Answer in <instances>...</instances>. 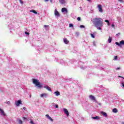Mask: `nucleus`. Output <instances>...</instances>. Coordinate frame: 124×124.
<instances>
[{"label":"nucleus","mask_w":124,"mask_h":124,"mask_svg":"<svg viewBox=\"0 0 124 124\" xmlns=\"http://www.w3.org/2000/svg\"><path fill=\"white\" fill-rule=\"evenodd\" d=\"M117 60H118V56H116L114 59H113V60L114 61H117Z\"/></svg>","instance_id":"22"},{"label":"nucleus","mask_w":124,"mask_h":124,"mask_svg":"<svg viewBox=\"0 0 124 124\" xmlns=\"http://www.w3.org/2000/svg\"><path fill=\"white\" fill-rule=\"evenodd\" d=\"M107 25L108 26H109V25H110V23L109 22L108 23Z\"/></svg>","instance_id":"41"},{"label":"nucleus","mask_w":124,"mask_h":124,"mask_svg":"<svg viewBox=\"0 0 124 124\" xmlns=\"http://www.w3.org/2000/svg\"><path fill=\"white\" fill-rule=\"evenodd\" d=\"M80 28H85V26L84 25H80Z\"/></svg>","instance_id":"31"},{"label":"nucleus","mask_w":124,"mask_h":124,"mask_svg":"<svg viewBox=\"0 0 124 124\" xmlns=\"http://www.w3.org/2000/svg\"><path fill=\"white\" fill-rule=\"evenodd\" d=\"M63 40L65 44H68L69 42V41L68 40H67L66 38H64Z\"/></svg>","instance_id":"10"},{"label":"nucleus","mask_w":124,"mask_h":124,"mask_svg":"<svg viewBox=\"0 0 124 124\" xmlns=\"http://www.w3.org/2000/svg\"><path fill=\"white\" fill-rule=\"evenodd\" d=\"M23 120H26L27 118H26V117H23Z\"/></svg>","instance_id":"40"},{"label":"nucleus","mask_w":124,"mask_h":124,"mask_svg":"<svg viewBox=\"0 0 124 124\" xmlns=\"http://www.w3.org/2000/svg\"><path fill=\"white\" fill-rule=\"evenodd\" d=\"M49 27V25H45L44 27L45 28H48Z\"/></svg>","instance_id":"33"},{"label":"nucleus","mask_w":124,"mask_h":124,"mask_svg":"<svg viewBox=\"0 0 124 124\" xmlns=\"http://www.w3.org/2000/svg\"><path fill=\"white\" fill-rule=\"evenodd\" d=\"M90 35L91 36V37H92V38H94L95 36L94 35H93V33H91Z\"/></svg>","instance_id":"23"},{"label":"nucleus","mask_w":124,"mask_h":124,"mask_svg":"<svg viewBox=\"0 0 124 124\" xmlns=\"http://www.w3.org/2000/svg\"><path fill=\"white\" fill-rule=\"evenodd\" d=\"M101 18H95L93 19V24L97 30L101 31V28L103 27V22Z\"/></svg>","instance_id":"1"},{"label":"nucleus","mask_w":124,"mask_h":124,"mask_svg":"<svg viewBox=\"0 0 124 124\" xmlns=\"http://www.w3.org/2000/svg\"><path fill=\"white\" fill-rule=\"evenodd\" d=\"M112 112H113V113H118V109L116 108H113L112 109Z\"/></svg>","instance_id":"18"},{"label":"nucleus","mask_w":124,"mask_h":124,"mask_svg":"<svg viewBox=\"0 0 124 124\" xmlns=\"http://www.w3.org/2000/svg\"><path fill=\"white\" fill-rule=\"evenodd\" d=\"M45 1H49V0H44Z\"/></svg>","instance_id":"42"},{"label":"nucleus","mask_w":124,"mask_h":124,"mask_svg":"<svg viewBox=\"0 0 124 124\" xmlns=\"http://www.w3.org/2000/svg\"><path fill=\"white\" fill-rule=\"evenodd\" d=\"M92 119H93V120H99L100 117H99V116L92 117Z\"/></svg>","instance_id":"13"},{"label":"nucleus","mask_w":124,"mask_h":124,"mask_svg":"<svg viewBox=\"0 0 124 124\" xmlns=\"http://www.w3.org/2000/svg\"><path fill=\"white\" fill-rule=\"evenodd\" d=\"M0 111L1 112V113L3 114V116H5V113H4V111H3V109L0 108Z\"/></svg>","instance_id":"15"},{"label":"nucleus","mask_w":124,"mask_h":124,"mask_svg":"<svg viewBox=\"0 0 124 124\" xmlns=\"http://www.w3.org/2000/svg\"><path fill=\"white\" fill-rule=\"evenodd\" d=\"M64 112L66 115H67V116L68 117L69 116V113L68 112V110H67V109L66 108H63V109Z\"/></svg>","instance_id":"7"},{"label":"nucleus","mask_w":124,"mask_h":124,"mask_svg":"<svg viewBox=\"0 0 124 124\" xmlns=\"http://www.w3.org/2000/svg\"><path fill=\"white\" fill-rule=\"evenodd\" d=\"M102 115L104 116L105 117H107V113L104 111H102L101 112Z\"/></svg>","instance_id":"14"},{"label":"nucleus","mask_w":124,"mask_h":124,"mask_svg":"<svg viewBox=\"0 0 124 124\" xmlns=\"http://www.w3.org/2000/svg\"><path fill=\"white\" fill-rule=\"evenodd\" d=\"M55 108H59V106L58 105H56L55 106Z\"/></svg>","instance_id":"35"},{"label":"nucleus","mask_w":124,"mask_h":124,"mask_svg":"<svg viewBox=\"0 0 124 124\" xmlns=\"http://www.w3.org/2000/svg\"><path fill=\"white\" fill-rule=\"evenodd\" d=\"M32 80L33 82V84H34L36 87H38V88H39L40 89L42 88V85L40 84V82H39V80L34 78H32Z\"/></svg>","instance_id":"2"},{"label":"nucleus","mask_w":124,"mask_h":124,"mask_svg":"<svg viewBox=\"0 0 124 124\" xmlns=\"http://www.w3.org/2000/svg\"><path fill=\"white\" fill-rule=\"evenodd\" d=\"M105 22H106V23H109V20L107 19L105 20Z\"/></svg>","instance_id":"29"},{"label":"nucleus","mask_w":124,"mask_h":124,"mask_svg":"<svg viewBox=\"0 0 124 124\" xmlns=\"http://www.w3.org/2000/svg\"><path fill=\"white\" fill-rule=\"evenodd\" d=\"M116 45H117L118 46H119L120 47H121L122 46V45H124V40H122L120 42V43H119V42H116L115 43Z\"/></svg>","instance_id":"3"},{"label":"nucleus","mask_w":124,"mask_h":124,"mask_svg":"<svg viewBox=\"0 0 124 124\" xmlns=\"http://www.w3.org/2000/svg\"><path fill=\"white\" fill-rule=\"evenodd\" d=\"M123 124H124V123H123Z\"/></svg>","instance_id":"45"},{"label":"nucleus","mask_w":124,"mask_h":124,"mask_svg":"<svg viewBox=\"0 0 124 124\" xmlns=\"http://www.w3.org/2000/svg\"><path fill=\"white\" fill-rule=\"evenodd\" d=\"M7 104H10V101L7 102Z\"/></svg>","instance_id":"38"},{"label":"nucleus","mask_w":124,"mask_h":124,"mask_svg":"<svg viewBox=\"0 0 124 124\" xmlns=\"http://www.w3.org/2000/svg\"><path fill=\"white\" fill-rule=\"evenodd\" d=\"M55 16H57V17H60V13L58 11L55 10Z\"/></svg>","instance_id":"9"},{"label":"nucleus","mask_w":124,"mask_h":124,"mask_svg":"<svg viewBox=\"0 0 124 124\" xmlns=\"http://www.w3.org/2000/svg\"><path fill=\"white\" fill-rule=\"evenodd\" d=\"M59 2L61 4H64V3H65V0H59Z\"/></svg>","instance_id":"12"},{"label":"nucleus","mask_w":124,"mask_h":124,"mask_svg":"<svg viewBox=\"0 0 124 124\" xmlns=\"http://www.w3.org/2000/svg\"><path fill=\"white\" fill-rule=\"evenodd\" d=\"M23 110H26V109H27L25 107H24L23 108Z\"/></svg>","instance_id":"39"},{"label":"nucleus","mask_w":124,"mask_h":124,"mask_svg":"<svg viewBox=\"0 0 124 124\" xmlns=\"http://www.w3.org/2000/svg\"><path fill=\"white\" fill-rule=\"evenodd\" d=\"M54 93L55 94V95H56V96H59V95H60V94H61V93H60V92L57 91L54 92Z\"/></svg>","instance_id":"16"},{"label":"nucleus","mask_w":124,"mask_h":124,"mask_svg":"<svg viewBox=\"0 0 124 124\" xmlns=\"http://www.w3.org/2000/svg\"><path fill=\"white\" fill-rule=\"evenodd\" d=\"M20 104H22V101L21 100H18L17 102H16V105L17 107L20 106Z\"/></svg>","instance_id":"6"},{"label":"nucleus","mask_w":124,"mask_h":124,"mask_svg":"<svg viewBox=\"0 0 124 124\" xmlns=\"http://www.w3.org/2000/svg\"><path fill=\"white\" fill-rule=\"evenodd\" d=\"M116 69V70H120V69H121V67H118Z\"/></svg>","instance_id":"27"},{"label":"nucleus","mask_w":124,"mask_h":124,"mask_svg":"<svg viewBox=\"0 0 124 124\" xmlns=\"http://www.w3.org/2000/svg\"><path fill=\"white\" fill-rule=\"evenodd\" d=\"M25 34H27V35H30V33L25 32Z\"/></svg>","instance_id":"32"},{"label":"nucleus","mask_w":124,"mask_h":124,"mask_svg":"<svg viewBox=\"0 0 124 124\" xmlns=\"http://www.w3.org/2000/svg\"><path fill=\"white\" fill-rule=\"evenodd\" d=\"M111 27L112 28H114L115 27V25L113 24H111Z\"/></svg>","instance_id":"30"},{"label":"nucleus","mask_w":124,"mask_h":124,"mask_svg":"<svg viewBox=\"0 0 124 124\" xmlns=\"http://www.w3.org/2000/svg\"><path fill=\"white\" fill-rule=\"evenodd\" d=\"M62 12H67V9H66V8H62Z\"/></svg>","instance_id":"19"},{"label":"nucleus","mask_w":124,"mask_h":124,"mask_svg":"<svg viewBox=\"0 0 124 124\" xmlns=\"http://www.w3.org/2000/svg\"><path fill=\"white\" fill-rule=\"evenodd\" d=\"M89 97L91 99V100H93L94 101H95L96 99L93 95H91L89 96Z\"/></svg>","instance_id":"8"},{"label":"nucleus","mask_w":124,"mask_h":124,"mask_svg":"<svg viewBox=\"0 0 124 124\" xmlns=\"http://www.w3.org/2000/svg\"><path fill=\"white\" fill-rule=\"evenodd\" d=\"M19 1L20 2V3H21L22 4H23V3H24V2L22 1V0H19Z\"/></svg>","instance_id":"28"},{"label":"nucleus","mask_w":124,"mask_h":124,"mask_svg":"<svg viewBox=\"0 0 124 124\" xmlns=\"http://www.w3.org/2000/svg\"><path fill=\"white\" fill-rule=\"evenodd\" d=\"M98 8L99 12H100L101 13H102V12H103V10L102 9V5L100 4L98 5Z\"/></svg>","instance_id":"4"},{"label":"nucleus","mask_w":124,"mask_h":124,"mask_svg":"<svg viewBox=\"0 0 124 124\" xmlns=\"http://www.w3.org/2000/svg\"><path fill=\"white\" fill-rule=\"evenodd\" d=\"M44 88H45V89H46V90H47L49 91V92H51V91H52V90H51V88H50L49 86H45Z\"/></svg>","instance_id":"11"},{"label":"nucleus","mask_w":124,"mask_h":124,"mask_svg":"<svg viewBox=\"0 0 124 124\" xmlns=\"http://www.w3.org/2000/svg\"><path fill=\"white\" fill-rule=\"evenodd\" d=\"M108 43H111L112 42V38L111 37H109L108 39Z\"/></svg>","instance_id":"21"},{"label":"nucleus","mask_w":124,"mask_h":124,"mask_svg":"<svg viewBox=\"0 0 124 124\" xmlns=\"http://www.w3.org/2000/svg\"><path fill=\"white\" fill-rule=\"evenodd\" d=\"M119 34H120V33H118V34H116V35H119Z\"/></svg>","instance_id":"43"},{"label":"nucleus","mask_w":124,"mask_h":124,"mask_svg":"<svg viewBox=\"0 0 124 124\" xmlns=\"http://www.w3.org/2000/svg\"><path fill=\"white\" fill-rule=\"evenodd\" d=\"M78 21H81V17H78L77 18Z\"/></svg>","instance_id":"26"},{"label":"nucleus","mask_w":124,"mask_h":124,"mask_svg":"<svg viewBox=\"0 0 124 124\" xmlns=\"http://www.w3.org/2000/svg\"><path fill=\"white\" fill-rule=\"evenodd\" d=\"M122 87H124V82L122 83Z\"/></svg>","instance_id":"37"},{"label":"nucleus","mask_w":124,"mask_h":124,"mask_svg":"<svg viewBox=\"0 0 124 124\" xmlns=\"http://www.w3.org/2000/svg\"><path fill=\"white\" fill-rule=\"evenodd\" d=\"M88 1H91L92 0H87Z\"/></svg>","instance_id":"44"},{"label":"nucleus","mask_w":124,"mask_h":124,"mask_svg":"<svg viewBox=\"0 0 124 124\" xmlns=\"http://www.w3.org/2000/svg\"><path fill=\"white\" fill-rule=\"evenodd\" d=\"M120 2H124V0H118Z\"/></svg>","instance_id":"34"},{"label":"nucleus","mask_w":124,"mask_h":124,"mask_svg":"<svg viewBox=\"0 0 124 124\" xmlns=\"http://www.w3.org/2000/svg\"><path fill=\"white\" fill-rule=\"evenodd\" d=\"M18 123L19 124H23V121H22V120H19L18 121Z\"/></svg>","instance_id":"24"},{"label":"nucleus","mask_w":124,"mask_h":124,"mask_svg":"<svg viewBox=\"0 0 124 124\" xmlns=\"http://www.w3.org/2000/svg\"><path fill=\"white\" fill-rule=\"evenodd\" d=\"M30 12H32V13H34V14H37V12L34 10H31Z\"/></svg>","instance_id":"20"},{"label":"nucleus","mask_w":124,"mask_h":124,"mask_svg":"<svg viewBox=\"0 0 124 124\" xmlns=\"http://www.w3.org/2000/svg\"><path fill=\"white\" fill-rule=\"evenodd\" d=\"M46 118L49 120V121H51V122H54V119H52L49 114L46 115Z\"/></svg>","instance_id":"5"},{"label":"nucleus","mask_w":124,"mask_h":124,"mask_svg":"<svg viewBox=\"0 0 124 124\" xmlns=\"http://www.w3.org/2000/svg\"><path fill=\"white\" fill-rule=\"evenodd\" d=\"M69 28H72V27H73V24L70 23L69 24Z\"/></svg>","instance_id":"25"},{"label":"nucleus","mask_w":124,"mask_h":124,"mask_svg":"<svg viewBox=\"0 0 124 124\" xmlns=\"http://www.w3.org/2000/svg\"><path fill=\"white\" fill-rule=\"evenodd\" d=\"M118 77H119V78H124V77H122L121 76H119Z\"/></svg>","instance_id":"36"},{"label":"nucleus","mask_w":124,"mask_h":124,"mask_svg":"<svg viewBox=\"0 0 124 124\" xmlns=\"http://www.w3.org/2000/svg\"><path fill=\"white\" fill-rule=\"evenodd\" d=\"M47 97V93H43V94H41V97Z\"/></svg>","instance_id":"17"}]
</instances>
